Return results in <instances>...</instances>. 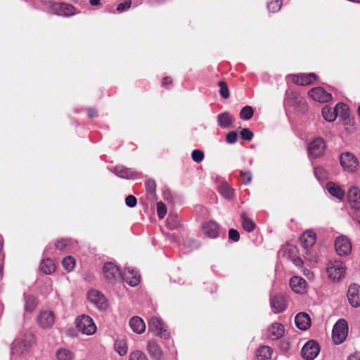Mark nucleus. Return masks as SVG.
<instances>
[{
    "label": "nucleus",
    "instance_id": "obj_1",
    "mask_svg": "<svg viewBox=\"0 0 360 360\" xmlns=\"http://www.w3.org/2000/svg\"><path fill=\"white\" fill-rule=\"evenodd\" d=\"M103 271L105 278L110 283L123 280L130 286L135 287L140 283V276L137 271L128 269L127 271L122 274L118 266L112 262L105 263Z\"/></svg>",
    "mask_w": 360,
    "mask_h": 360
},
{
    "label": "nucleus",
    "instance_id": "obj_2",
    "mask_svg": "<svg viewBox=\"0 0 360 360\" xmlns=\"http://www.w3.org/2000/svg\"><path fill=\"white\" fill-rule=\"evenodd\" d=\"M300 240L304 251V258L311 262L315 261L316 256L311 251V248L316 241V235L315 232L311 230L305 231L300 236Z\"/></svg>",
    "mask_w": 360,
    "mask_h": 360
},
{
    "label": "nucleus",
    "instance_id": "obj_3",
    "mask_svg": "<svg viewBox=\"0 0 360 360\" xmlns=\"http://www.w3.org/2000/svg\"><path fill=\"white\" fill-rule=\"evenodd\" d=\"M348 334L347 322L344 319H339L333 326L332 338L335 345L342 343Z\"/></svg>",
    "mask_w": 360,
    "mask_h": 360
},
{
    "label": "nucleus",
    "instance_id": "obj_4",
    "mask_svg": "<svg viewBox=\"0 0 360 360\" xmlns=\"http://www.w3.org/2000/svg\"><path fill=\"white\" fill-rule=\"evenodd\" d=\"M328 278L333 281H340L345 276L346 268L341 261L330 262L326 269Z\"/></svg>",
    "mask_w": 360,
    "mask_h": 360
},
{
    "label": "nucleus",
    "instance_id": "obj_5",
    "mask_svg": "<svg viewBox=\"0 0 360 360\" xmlns=\"http://www.w3.org/2000/svg\"><path fill=\"white\" fill-rule=\"evenodd\" d=\"M76 328L79 331L86 335H92L96 330V326L93 319L87 315H82L75 320Z\"/></svg>",
    "mask_w": 360,
    "mask_h": 360
},
{
    "label": "nucleus",
    "instance_id": "obj_6",
    "mask_svg": "<svg viewBox=\"0 0 360 360\" xmlns=\"http://www.w3.org/2000/svg\"><path fill=\"white\" fill-rule=\"evenodd\" d=\"M32 335L29 334L25 335L24 338L15 339L11 346V354L21 355L27 348L31 347Z\"/></svg>",
    "mask_w": 360,
    "mask_h": 360
},
{
    "label": "nucleus",
    "instance_id": "obj_7",
    "mask_svg": "<svg viewBox=\"0 0 360 360\" xmlns=\"http://www.w3.org/2000/svg\"><path fill=\"white\" fill-rule=\"evenodd\" d=\"M148 329L155 335L167 339L169 333L164 326L163 322L158 317L153 316L148 321Z\"/></svg>",
    "mask_w": 360,
    "mask_h": 360
},
{
    "label": "nucleus",
    "instance_id": "obj_8",
    "mask_svg": "<svg viewBox=\"0 0 360 360\" xmlns=\"http://www.w3.org/2000/svg\"><path fill=\"white\" fill-rule=\"evenodd\" d=\"M320 352L319 343L315 340H309L303 346L301 354L305 360H314Z\"/></svg>",
    "mask_w": 360,
    "mask_h": 360
},
{
    "label": "nucleus",
    "instance_id": "obj_9",
    "mask_svg": "<svg viewBox=\"0 0 360 360\" xmlns=\"http://www.w3.org/2000/svg\"><path fill=\"white\" fill-rule=\"evenodd\" d=\"M112 172L117 176L122 179H136L142 177V174L139 172L136 171L133 168H128L124 165H116Z\"/></svg>",
    "mask_w": 360,
    "mask_h": 360
},
{
    "label": "nucleus",
    "instance_id": "obj_10",
    "mask_svg": "<svg viewBox=\"0 0 360 360\" xmlns=\"http://www.w3.org/2000/svg\"><path fill=\"white\" fill-rule=\"evenodd\" d=\"M285 103L294 108H300L302 110L306 107L304 98L298 92L292 91H286Z\"/></svg>",
    "mask_w": 360,
    "mask_h": 360
},
{
    "label": "nucleus",
    "instance_id": "obj_11",
    "mask_svg": "<svg viewBox=\"0 0 360 360\" xmlns=\"http://www.w3.org/2000/svg\"><path fill=\"white\" fill-rule=\"evenodd\" d=\"M51 12L58 15L69 17L75 14V8L63 2H53L51 4Z\"/></svg>",
    "mask_w": 360,
    "mask_h": 360
},
{
    "label": "nucleus",
    "instance_id": "obj_12",
    "mask_svg": "<svg viewBox=\"0 0 360 360\" xmlns=\"http://www.w3.org/2000/svg\"><path fill=\"white\" fill-rule=\"evenodd\" d=\"M326 145L321 138H316L308 144V154L313 158H317L323 155Z\"/></svg>",
    "mask_w": 360,
    "mask_h": 360
},
{
    "label": "nucleus",
    "instance_id": "obj_13",
    "mask_svg": "<svg viewBox=\"0 0 360 360\" xmlns=\"http://www.w3.org/2000/svg\"><path fill=\"white\" fill-rule=\"evenodd\" d=\"M340 165L347 172H353L358 166V161L355 156L349 152H346L340 155Z\"/></svg>",
    "mask_w": 360,
    "mask_h": 360
},
{
    "label": "nucleus",
    "instance_id": "obj_14",
    "mask_svg": "<svg viewBox=\"0 0 360 360\" xmlns=\"http://www.w3.org/2000/svg\"><path fill=\"white\" fill-rule=\"evenodd\" d=\"M270 306L274 314L284 311L288 306L286 297L282 294H276L270 297Z\"/></svg>",
    "mask_w": 360,
    "mask_h": 360
},
{
    "label": "nucleus",
    "instance_id": "obj_15",
    "mask_svg": "<svg viewBox=\"0 0 360 360\" xmlns=\"http://www.w3.org/2000/svg\"><path fill=\"white\" fill-rule=\"evenodd\" d=\"M335 248L338 255L347 256L352 251V244L347 237L340 236L335 241Z\"/></svg>",
    "mask_w": 360,
    "mask_h": 360
},
{
    "label": "nucleus",
    "instance_id": "obj_16",
    "mask_svg": "<svg viewBox=\"0 0 360 360\" xmlns=\"http://www.w3.org/2000/svg\"><path fill=\"white\" fill-rule=\"evenodd\" d=\"M347 297L349 304L355 308L360 307V285L352 283L349 285Z\"/></svg>",
    "mask_w": 360,
    "mask_h": 360
},
{
    "label": "nucleus",
    "instance_id": "obj_17",
    "mask_svg": "<svg viewBox=\"0 0 360 360\" xmlns=\"http://www.w3.org/2000/svg\"><path fill=\"white\" fill-rule=\"evenodd\" d=\"M308 95L315 101L326 103L332 100V94L322 87H315L309 91Z\"/></svg>",
    "mask_w": 360,
    "mask_h": 360
},
{
    "label": "nucleus",
    "instance_id": "obj_18",
    "mask_svg": "<svg viewBox=\"0 0 360 360\" xmlns=\"http://www.w3.org/2000/svg\"><path fill=\"white\" fill-rule=\"evenodd\" d=\"M292 82L297 85L307 86L314 83L317 79L315 73H302L298 75H292Z\"/></svg>",
    "mask_w": 360,
    "mask_h": 360
},
{
    "label": "nucleus",
    "instance_id": "obj_19",
    "mask_svg": "<svg viewBox=\"0 0 360 360\" xmlns=\"http://www.w3.org/2000/svg\"><path fill=\"white\" fill-rule=\"evenodd\" d=\"M55 322V315L52 311H42L37 317L38 325L44 328L47 329L53 326Z\"/></svg>",
    "mask_w": 360,
    "mask_h": 360
},
{
    "label": "nucleus",
    "instance_id": "obj_20",
    "mask_svg": "<svg viewBox=\"0 0 360 360\" xmlns=\"http://www.w3.org/2000/svg\"><path fill=\"white\" fill-rule=\"evenodd\" d=\"M88 299L100 310H105L108 307V302L105 296L97 290L89 291Z\"/></svg>",
    "mask_w": 360,
    "mask_h": 360
},
{
    "label": "nucleus",
    "instance_id": "obj_21",
    "mask_svg": "<svg viewBox=\"0 0 360 360\" xmlns=\"http://www.w3.org/2000/svg\"><path fill=\"white\" fill-rule=\"evenodd\" d=\"M204 236L210 238H217L219 235V225L214 221H205L202 225Z\"/></svg>",
    "mask_w": 360,
    "mask_h": 360
},
{
    "label": "nucleus",
    "instance_id": "obj_22",
    "mask_svg": "<svg viewBox=\"0 0 360 360\" xmlns=\"http://www.w3.org/2000/svg\"><path fill=\"white\" fill-rule=\"evenodd\" d=\"M348 202L352 209L360 210V190L352 186L347 193Z\"/></svg>",
    "mask_w": 360,
    "mask_h": 360
},
{
    "label": "nucleus",
    "instance_id": "obj_23",
    "mask_svg": "<svg viewBox=\"0 0 360 360\" xmlns=\"http://www.w3.org/2000/svg\"><path fill=\"white\" fill-rule=\"evenodd\" d=\"M147 351L154 360H162L163 352L160 346L154 340H150L147 344Z\"/></svg>",
    "mask_w": 360,
    "mask_h": 360
},
{
    "label": "nucleus",
    "instance_id": "obj_24",
    "mask_svg": "<svg viewBox=\"0 0 360 360\" xmlns=\"http://www.w3.org/2000/svg\"><path fill=\"white\" fill-rule=\"evenodd\" d=\"M295 323L299 329L307 330L311 326V318L308 314L300 312L295 318Z\"/></svg>",
    "mask_w": 360,
    "mask_h": 360
},
{
    "label": "nucleus",
    "instance_id": "obj_25",
    "mask_svg": "<svg viewBox=\"0 0 360 360\" xmlns=\"http://www.w3.org/2000/svg\"><path fill=\"white\" fill-rule=\"evenodd\" d=\"M146 198L150 202H154L157 200L158 197L156 194V183L153 179H149L145 182Z\"/></svg>",
    "mask_w": 360,
    "mask_h": 360
},
{
    "label": "nucleus",
    "instance_id": "obj_26",
    "mask_svg": "<svg viewBox=\"0 0 360 360\" xmlns=\"http://www.w3.org/2000/svg\"><path fill=\"white\" fill-rule=\"evenodd\" d=\"M326 188L328 192L333 197L342 200L345 196L344 190L334 182L329 181L326 184Z\"/></svg>",
    "mask_w": 360,
    "mask_h": 360
},
{
    "label": "nucleus",
    "instance_id": "obj_27",
    "mask_svg": "<svg viewBox=\"0 0 360 360\" xmlns=\"http://www.w3.org/2000/svg\"><path fill=\"white\" fill-rule=\"evenodd\" d=\"M291 289L296 293H303L306 287V281L298 276H293L290 281Z\"/></svg>",
    "mask_w": 360,
    "mask_h": 360
},
{
    "label": "nucleus",
    "instance_id": "obj_28",
    "mask_svg": "<svg viewBox=\"0 0 360 360\" xmlns=\"http://www.w3.org/2000/svg\"><path fill=\"white\" fill-rule=\"evenodd\" d=\"M269 336L272 340H278L281 338L285 333V327L283 324L278 323H274L269 328Z\"/></svg>",
    "mask_w": 360,
    "mask_h": 360
},
{
    "label": "nucleus",
    "instance_id": "obj_29",
    "mask_svg": "<svg viewBox=\"0 0 360 360\" xmlns=\"http://www.w3.org/2000/svg\"><path fill=\"white\" fill-rule=\"evenodd\" d=\"M129 326L132 330L138 334L145 331L146 325L142 319L139 316H134L129 321Z\"/></svg>",
    "mask_w": 360,
    "mask_h": 360
},
{
    "label": "nucleus",
    "instance_id": "obj_30",
    "mask_svg": "<svg viewBox=\"0 0 360 360\" xmlns=\"http://www.w3.org/2000/svg\"><path fill=\"white\" fill-rule=\"evenodd\" d=\"M218 124L224 129L229 128L233 124V118L228 112H224L217 116Z\"/></svg>",
    "mask_w": 360,
    "mask_h": 360
},
{
    "label": "nucleus",
    "instance_id": "obj_31",
    "mask_svg": "<svg viewBox=\"0 0 360 360\" xmlns=\"http://www.w3.org/2000/svg\"><path fill=\"white\" fill-rule=\"evenodd\" d=\"M40 269L45 274H51L56 271V266L52 259L47 258L41 261Z\"/></svg>",
    "mask_w": 360,
    "mask_h": 360
},
{
    "label": "nucleus",
    "instance_id": "obj_32",
    "mask_svg": "<svg viewBox=\"0 0 360 360\" xmlns=\"http://www.w3.org/2000/svg\"><path fill=\"white\" fill-rule=\"evenodd\" d=\"M272 349L269 346L260 347L256 352L257 360H269L271 357Z\"/></svg>",
    "mask_w": 360,
    "mask_h": 360
},
{
    "label": "nucleus",
    "instance_id": "obj_33",
    "mask_svg": "<svg viewBox=\"0 0 360 360\" xmlns=\"http://www.w3.org/2000/svg\"><path fill=\"white\" fill-rule=\"evenodd\" d=\"M218 190L220 194L226 199L231 200L234 197V190L226 182L221 184Z\"/></svg>",
    "mask_w": 360,
    "mask_h": 360
},
{
    "label": "nucleus",
    "instance_id": "obj_34",
    "mask_svg": "<svg viewBox=\"0 0 360 360\" xmlns=\"http://www.w3.org/2000/svg\"><path fill=\"white\" fill-rule=\"evenodd\" d=\"M321 113L323 117L328 122H333L337 118L335 107L334 108H331L328 105H326L322 108Z\"/></svg>",
    "mask_w": 360,
    "mask_h": 360
},
{
    "label": "nucleus",
    "instance_id": "obj_35",
    "mask_svg": "<svg viewBox=\"0 0 360 360\" xmlns=\"http://www.w3.org/2000/svg\"><path fill=\"white\" fill-rule=\"evenodd\" d=\"M25 298V310L28 312H32L37 306V299L32 295L24 297Z\"/></svg>",
    "mask_w": 360,
    "mask_h": 360
},
{
    "label": "nucleus",
    "instance_id": "obj_36",
    "mask_svg": "<svg viewBox=\"0 0 360 360\" xmlns=\"http://www.w3.org/2000/svg\"><path fill=\"white\" fill-rule=\"evenodd\" d=\"M57 360H73L75 355L72 352L67 349H59L56 352Z\"/></svg>",
    "mask_w": 360,
    "mask_h": 360
},
{
    "label": "nucleus",
    "instance_id": "obj_37",
    "mask_svg": "<svg viewBox=\"0 0 360 360\" xmlns=\"http://www.w3.org/2000/svg\"><path fill=\"white\" fill-rule=\"evenodd\" d=\"M337 117L340 116L342 119L346 120L349 116V110L348 106L342 103H339L335 105Z\"/></svg>",
    "mask_w": 360,
    "mask_h": 360
},
{
    "label": "nucleus",
    "instance_id": "obj_38",
    "mask_svg": "<svg viewBox=\"0 0 360 360\" xmlns=\"http://www.w3.org/2000/svg\"><path fill=\"white\" fill-rule=\"evenodd\" d=\"M242 226L248 232H252L255 229L254 221L246 216L245 213L241 214Z\"/></svg>",
    "mask_w": 360,
    "mask_h": 360
},
{
    "label": "nucleus",
    "instance_id": "obj_39",
    "mask_svg": "<svg viewBox=\"0 0 360 360\" xmlns=\"http://www.w3.org/2000/svg\"><path fill=\"white\" fill-rule=\"evenodd\" d=\"M254 115L253 108L250 105H245L240 112V118L243 120H250Z\"/></svg>",
    "mask_w": 360,
    "mask_h": 360
},
{
    "label": "nucleus",
    "instance_id": "obj_40",
    "mask_svg": "<svg viewBox=\"0 0 360 360\" xmlns=\"http://www.w3.org/2000/svg\"><path fill=\"white\" fill-rule=\"evenodd\" d=\"M62 264L64 269L69 272L74 269L75 266V260L72 257L67 256L63 258Z\"/></svg>",
    "mask_w": 360,
    "mask_h": 360
},
{
    "label": "nucleus",
    "instance_id": "obj_41",
    "mask_svg": "<svg viewBox=\"0 0 360 360\" xmlns=\"http://www.w3.org/2000/svg\"><path fill=\"white\" fill-rule=\"evenodd\" d=\"M115 349L120 355L124 356L127 352V346L124 340H117L115 343Z\"/></svg>",
    "mask_w": 360,
    "mask_h": 360
},
{
    "label": "nucleus",
    "instance_id": "obj_42",
    "mask_svg": "<svg viewBox=\"0 0 360 360\" xmlns=\"http://www.w3.org/2000/svg\"><path fill=\"white\" fill-rule=\"evenodd\" d=\"M282 6V0H269L267 8L269 11L275 13L278 11Z\"/></svg>",
    "mask_w": 360,
    "mask_h": 360
},
{
    "label": "nucleus",
    "instance_id": "obj_43",
    "mask_svg": "<svg viewBox=\"0 0 360 360\" xmlns=\"http://www.w3.org/2000/svg\"><path fill=\"white\" fill-rule=\"evenodd\" d=\"M168 226L171 229H175L180 225V220L177 215H169L167 219Z\"/></svg>",
    "mask_w": 360,
    "mask_h": 360
},
{
    "label": "nucleus",
    "instance_id": "obj_44",
    "mask_svg": "<svg viewBox=\"0 0 360 360\" xmlns=\"http://www.w3.org/2000/svg\"><path fill=\"white\" fill-rule=\"evenodd\" d=\"M219 86L220 87V89H219L220 96L223 98H226V99L229 98V96H230L229 90L226 83L224 81H220L219 82Z\"/></svg>",
    "mask_w": 360,
    "mask_h": 360
},
{
    "label": "nucleus",
    "instance_id": "obj_45",
    "mask_svg": "<svg viewBox=\"0 0 360 360\" xmlns=\"http://www.w3.org/2000/svg\"><path fill=\"white\" fill-rule=\"evenodd\" d=\"M191 157L194 162L199 163L203 160L205 155L202 150L196 149L193 150Z\"/></svg>",
    "mask_w": 360,
    "mask_h": 360
},
{
    "label": "nucleus",
    "instance_id": "obj_46",
    "mask_svg": "<svg viewBox=\"0 0 360 360\" xmlns=\"http://www.w3.org/2000/svg\"><path fill=\"white\" fill-rule=\"evenodd\" d=\"M240 137L246 141H251L254 136V134L248 128H244L240 131Z\"/></svg>",
    "mask_w": 360,
    "mask_h": 360
},
{
    "label": "nucleus",
    "instance_id": "obj_47",
    "mask_svg": "<svg viewBox=\"0 0 360 360\" xmlns=\"http://www.w3.org/2000/svg\"><path fill=\"white\" fill-rule=\"evenodd\" d=\"M157 212L160 219H163L167 213V208L162 202L157 203Z\"/></svg>",
    "mask_w": 360,
    "mask_h": 360
},
{
    "label": "nucleus",
    "instance_id": "obj_48",
    "mask_svg": "<svg viewBox=\"0 0 360 360\" xmlns=\"http://www.w3.org/2000/svg\"><path fill=\"white\" fill-rule=\"evenodd\" d=\"M240 179L243 184H248L251 182L252 174L250 172H240Z\"/></svg>",
    "mask_w": 360,
    "mask_h": 360
},
{
    "label": "nucleus",
    "instance_id": "obj_49",
    "mask_svg": "<svg viewBox=\"0 0 360 360\" xmlns=\"http://www.w3.org/2000/svg\"><path fill=\"white\" fill-rule=\"evenodd\" d=\"M238 140V134L236 131H229L226 136V142L229 144L235 143Z\"/></svg>",
    "mask_w": 360,
    "mask_h": 360
},
{
    "label": "nucleus",
    "instance_id": "obj_50",
    "mask_svg": "<svg viewBox=\"0 0 360 360\" xmlns=\"http://www.w3.org/2000/svg\"><path fill=\"white\" fill-rule=\"evenodd\" d=\"M129 360H148V358L142 352L135 351L130 354Z\"/></svg>",
    "mask_w": 360,
    "mask_h": 360
},
{
    "label": "nucleus",
    "instance_id": "obj_51",
    "mask_svg": "<svg viewBox=\"0 0 360 360\" xmlns=\"http://www.w3.org/2000/svg\"><path fill=\"white\" fill-rule=\"evenodd\" d=\"M131 0H125L124 2L120 3L117 5V11L120 13L125 11L131 7Z\"/></svg>",
    "mask_w": 360,
    "mask_h": 360
},
{
    "label": "nucleus",
    "instance_id": "obj_52",
    "mask_svg": "<svg viewBox=\"0 0 360 360\" xmlns=\"http://www.w3.org/2000/svg\"><path fill=\"white\" fill-rule=\"evenodd\" d=\"M229 239L233 242H238L240 240L239 232L236 229H229Z\"/></svg>",
    "mask_w": 360,
    "mask_h": 360
},
{
    "label": "nucleus",
    "instance_id": "obj_53",
    "mask_svg": "<svg viewBox=\"0 0 360 360\" xmlns=\"http://www.w3.org/2000/svg\"><path fill=\"white\" fill-rule=\"evenodd\" d=\"M68 243L69 242L67 239H58L55 243V248L59 250H63L68 246Z\"/></svg>",
    "mask_w": 360,
    "mask_h": 360
},
{
    "label": "nucleus",
    "instance_id": "obj_54",
    "mask_svg": "<svg viewBox=\"0 0 360 360\" xmlns=\"http://www.w3.org/2000/svg\"><path fill=\"white\" fill-rule=\"evenodd\" d=\"M125 203L129 207H134L136 205L137 200L135 196L129 195L125 198Z\"/></svg>",
    "mask_w": 360,
    "mask_h": 360
},
{
    "label": "nucleus",
    "instance_id": "obj_55",
    "mask_svg": "<svg viewBox=\"0 0 360 360\" xmlns=\"http://www.w3.org/2000/svg\"><path fill=\"white\" fill-rule=\"evenodd\" d=\"M279 347L282 351H288L290 348V342L288 340H282L279 342Z\"/></svg>",
    "mask_w": 360,
    "mask_h": 360
},
{
    "label": "nucleus",
    "instance_id": "obj_56",
    "mask_svg": "<svg viewBox=\"0 0 360 360\" xmlns=\"http://www.w3.org/2000/svg\"><path fill=\"white\" fill-rule=\"evenodd\" d=\"M87 115L89 118L96 117L98 116V112L96 109L89 108L87 110Z\"/></svg>",
    "mask_w": 360,
    "mask_h": 360
},
{
    "label": "nucleus",
    "instance_id": "obj_57",
    "mask_svg": "<svg viewBox=\"0 0 360 360\" xmlns=\"http://www.w3.org/2000/svg\"><path fill=\"white\" fill-rule=\"evenodd\" d=\"M292 261L294 263L295 265H296L298 267H302L303 265V261L300 257H292Z\"/></svg>",
    "mask_w": 360,
    "mask_h": 360
},
{
    "label": "nucleus",
    "instance_id": "obj_58",
    "mask_svg": "<svg viewBox=\"0 0 360 360\" xmlns=\"http://www.w3.org/2000/svg\"><path fill=\"white\" fill-rule=\"evenodd\" d=\"M172 83V79L170 77L166 76V77H164L162 79V86L171 84Z\"/></svg>",
    "mask_w": 360,
    "mask_h": 360
},
{
    "label": "nucleus",
    "instance_id": "obj_59",
    "mask_svg": "<svg viewBox=\"0 0 360 360\" xmlns=\"http://www.w3.org/2000/svg\"><path fill=\"white\" fill-rule=\"evenodd\" d=\"M347 360H360V358L358 356L357 354H352L349 356Z\"/></svg>",
    "mask_w": 360,
    "mask_h": 360
},
{
    "label": "nucleus",
    "instance_id": "obj_60",
    "mask_svg": "<svg viewBox=\"0 0 360 360\" xmlns=\"http://www.w3.org/2000/svg\"><path fill=\"white\" fill-rule=\"evenodd\" d=\"M89 4L91 6H98L101 4V0H89Z\"/></svg>",
    "mask_w": 360,
    "mask_h": 360
},
{
    "label": "nucleus",
    "instance_id": "obj_61",
    "mask_svg": "<svg viewBox=\"0 0 360 360\" xmlns=\"http://www.w3.org/2000/svg\"><path fill=\"white\" fill-rule=\"evenodd\" d=\"M4 246V240L3 238L0 236V251L2 250Z\"/></svg>",
    "mask_w": 360,
    "mask_h": 360
},
{
    "label": "nucleus",
    "instance_id": "obj_62",
    "mask_svg": "<svg viewBox=\"0 0 360 360\" xmlns=\"http://www.w3.org/2000/svg\"><path fill=\"white\" fill-rule=\"evenodd\" d=\"M0 274H2V266L0 265Z\"/></svg>",
    "mask_w": 360,
    "mask_h": 360
}]
</instances>
